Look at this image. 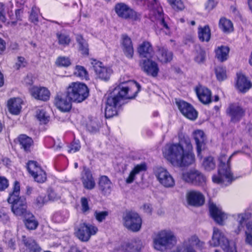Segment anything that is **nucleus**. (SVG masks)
Returning a JSON list of instances; mask_svg holds the SVG:
<instances>
[{"label": "nucleus", "mask_w": 252, "mask_h": 252, "mask_svg": "<svg viewBox=\"0 0 252 252\" xmlns=\"http://www.w3.org/2000/svg\"><path fill=\"white\" fill-rule=\"evenodd\" d=\"M163 155L174 166H189L194 161L192 146L187 136L180 138L178 143L166 145Z\"/></svg>", "instance_id": "1"}, {"label": "nucleus", "mask_w": 252, "mask_h": 252, "mask_svg": "<svg viewBox=\"0 0 252 252\" xmlns=\"http://www.w3.org/2000/svg\"><path fill=\"white\" fill-rule=\"evenodd\" d=\"M141 86L134 81L120 84L108 94L106 102L105 115L110 118L117 114V107L123 99L134 98L140 91Z\"/></svg>", "instance_id": "2"}, {"label": "nucleus", "mask_w": 252, "mask_h": 252, "mask_svg": "<svg viewBox=\"0 0 252 252\" xmlns=\"http://www.w3.org/2000/svg\"><path fill=\"white\" fill-rule=\"evenodd\" d=\"M235 153L232 154L228 159L225 154H221L219 158L220 164L219 165L218 173L212 177L214 183L219 184H224L227 186L230 184L233 180L232 174L230 170V160Z\"/></svg>", "instance_id": "3"}, {"label": "nucleus", "mask_w": 252, "mask_h": 252, "mask_svg": "<svg viewBox=\"0 0 252 252\" xmlns=\"http://www.w3.org/2000/svg\"><path fill=\"white\" fill-rule=\"evenodd\" d=\"M176 244V236L170 229L161 230L156 233L153 238L154 248L159 251L171 249Z\"/></svg>", "instance_id": "4"}, {"label": "nucleus", "mask_w": 252, "mask_h": 252, "mask_svg": "<svg viewBox=\"0 0 252 252\" xmlns=\"http://www.w3.org/2000/svg\"><path fill=\"white\" fill-rule=\"evenodd\" d=\"M66 91L68 97L75 103L83 102L89 95V89L87 86L79 82L71 83Z\"/></svg>", "instance_id": "5"}, {"label": "nucleus", "mask_w": 252, "mask_h": 252, "mask_svg": "<svg viewBox=\"0 0 252 252\" xmlns=\"http://www.w3.org/2000/svg\"><path fill=\"white\" fill-rule=\"evenodd\" d=\"M182 179L185 182L195 186L203 187L206 183V177L199 171L191 169L183 171Z\"/></svg>", "instance_id": "6"}, {"label": "nucleus", "mask_w": 252, "mask_h": 252, "mask_svg": "<svg viewBox=\"0 0 252 252\" xmlns=\"http://www.w3.org/2000/svg\"><path fill=\"white\" fill-rule=\"evenodd\" d=\"M114 9L118 16L122 19L132 21L140 19V15L125 3H116Z\"/></svg>", "instance_id": "7"}, {"label": "nucleus", "mask_w": 252, "mask_h": 252, "mask_svg": "<svg viewBox=\"0 0 252 252\" xmlns=\"http://www.w3.org/2000/svg\"><path fill=\"white\" fill-rule=\"evenodd\" d=\"M98 228L94 225L85 222L81 223L75 229V234L81 241L86 242L91 236L95 235Z\"/></svg>", "instance_id": "8"}, {"label": "nucleus", "mask_w": 252, "mask_h": 252, "mask_svg": "<svg viewBox=\"0 0 252 252\" xmlns=\"http://www.w3.org/2000/svg\"><path fill=\"white\" fill-rule=\"evenodd\" d=\"M124 224L133 232L138 231L141 228L142 220L138 214L133 212H126L123 217Z\"/></svg>", "instance_id": "9"}, {"label": "nucleus", "mask_w": 252, "mask_h": 252, "mask_svg": "<svg viewBox=\"0 0 252 252\" xmlns=\"http://www.w3.org/2000/svg\"><path fill=\"white\" fill-rule=\"evenodd\" d=\"M210 244L214 247L220 246L227 252H236L235 249H230L228 240L225 237L224 234L217 228H214Z\"/></svg>", "instance_id": "10"}, {"label": "nucleus", "mask_w": 252, "mask_h": 252, "mask_svg": "<svg viewBox=\"0 0 252 252\" xmlns=\"http://www.w3.org/2000/svg\"><path fill=\"white\" fill-rule=\"evenodd\" d=\"M246 109L239 103L229 104L226 110L227 115L230 117L231 121L238 122L245 115Z\"/></svg>", "instance_id": "11"}, {"label": "nucleus", "mask_w": 252, "mask_h": 252, "mask_svg": "<svg viewBox=\"0 0 252 252\" xmlns=\"http://www.w3.org/2000/svg\"><path fill=\"white\" fill-rule=\"evenodd\" d=\"M155 176L159 183L165 188H172L175 181L172 175L164 168L158 167L155 171Z\"/></svg>", "instance_id": "12"}, {"label": "nucleus", "mask_w": 252, "mask_h": 252, "mask_svg": "<svg viewBox=\"0 0 252 252\" xmlns=\"http://www.w3.org/2000/svg\"><path fill=\"white\" fill-rule=\"evenodd\" d=\"M139 65L142 70L149 75L156 77L159 71L158 63L152 58L142 59L139 62Z\"/></svg>", "instance_id": "13"}, {"label": "nucleus", "mask_w": 252, "mask_h": 252, "mask_svg": "<svg viewBox=\"0 0 252 252\" xmlns=\"http://www.w3.org/2000/svg\"><path fill=\"white\" fill-rule=\"evenodd\" d=\"M72 101L67 96V92L65 94H58L55 98V103L57 107L62 112H68L71 108Z\"/></svg>", "instance_id": "14"}, {"label": "nucleus", "mask_w": 252, "mask_h": 252, "mask_svg": "<svg viewBox=\"0 0 252 252\" xmlns=\"http://www.w3.org/2000/svg\"><path fill=\"white\" fill-rule=\"evenodd\" d=\"M179 109L184 116L189 119L194 120L197 117V113L191 105L183 100L176 102Z\"/></svg>", "instance_id": "15"}, {"label": "nucleus", "mask_w": 252, "mask_h": 252, "mask_svg": "<svg viewBox=\"0 0 252 252\" xmlns=\"http://www.w3.org/2000/svg\"><path fill=\"white\" fill-rule=\"evenodd\" d=\"M94 69L101 79L107 80L112 73V70L109 67H105L102 63L99 61L94 60L92 62Z\"/></svg>", "instance_id": "16"}, {"label": "nucleus", "mask_w": 252, "mask_h": 252, "mask_svg": "<svg viewBox=\"0 0 252 252\" xmlns=\"http://www.w3.org/2000/svg\"><path fill=\"white\" fill-rule=\"evenodd\" d=\"M188 204L191 206L199 207L204 203L205 198L201 192L192 190L187 192L186 195Z\"/></svg>", "instance_id": "17"}, {"label": "nucleus", "mask_w": 252, "mask_h": 252, "mask_svg": "<svg viewBox=\"0 0 252 252\" xmlns=\"http://www.w3.org/2000/svg\"><path fill=\"white\" fill-rule=\"evenodd\" d=\"M121 47L125 55L132 59L134 55V49L131 38L126 34H122L121 40Z\"/></svg>", "instance_id": "18"}, {"label": "nucleus", "mask_w": 252, "mask_h": 252, "mask_svg": "<svg viewBox=\"0 0 252 252\" xmlns=\"http://www.w3.org/2000/svg\"><path fill=\"white\" fill-rule=\"evenodd\" d=\"M142 247V242L140 240L133 239L123 243L121 246L120 250L122 252H140Z\"/></svg>", "instance_id": "19"}, {"label": "nucleus", "mask_w": 252, "mask_h": 252, "mask_svg": "<svg viewBox=\"0 0 252 252\" xmlns=\"http://www.w3.org/2000/svg\"><path fill=\"white\" fill-rule=\"evenodd\" d=\"M157 57L158 60L162 63H167L172 60L173 54L165 46H157Z\"/></svg>", "instance_id": "20"}, {"label": "nucleus", "mask_w": 252, "mask_h": 252, "mask_svg": "<svg viewBox=\"0 0 252 252\" xmlns=\"http://www.w3.org/2000/svg\"><path fill=\"white\" fill-rule=\"evenodd\" d=\"M137 52L141 58H152L155 52L150 42L144 41L138 46Z\"/></svg>", "instance_id": "21"}, {"label": "nucleus", "mask_w": 252, "mask_h": 252, "mask_svg": "<svg viewBox=\"0 0 252 252\" xmlns=\"http://www.w3.org/2000/svg\"><path fill=\"white\" fill-rule=\"evenodd\" d=\"M209 211L214 220L220 224H222L223 221L227 219L226 215L213 203H210Z\"/></svg>", "instance_id": "22"}, {"label": "nucleus", "mask_w": 252, "mask_h": 252, "mask_svg": "<svg viewBox=\"0 0 252 252\" xmlns=\"http://www.w3.org/2000/svg\"><path fill=\"white\" fill-rule=\"evenodd\" d=\"M30 93L32 97L38 100L47 101L50 98V92L45 87H32L30 89Z\"/></svg>", "instance_id": "23"}, {"label": "nucleus", "mask_w": 252, "mask_h": 252, "mask_svg": "<svg viewBox=\"0 0 252 252\" xmlns=\"http://www.w3.org/2000/svg\"><path fill=\"white\" fill-rule=\"evenodd\" d=\"M27 205L25 198H22L11 206L12 212L17 216H25L30 212L27 211Z\"/></svg>", "instance_id": "24"}, {"label": "nucleus", "mask_w": 252, "mask_h": 252, "mask_svg": "<svg viewBox=\"0 0 252 252\" xmlns=\"http://www.w3.org/2000/svg\"><path fill=\"white\" fill-rule=\"evenodd\" d=\"M251 216L250 213H242L234 216L235 221L234 223V230L236 234H239L244 229L247 220Z\"/></svg>", "instance_id": "25"}, {"label": "nucleus", "mask_w": 252, "mask_h": 252, "mask_svg": "<svg viewBox=\"0 0 252 252\" xmlns=\"http://www.w3.org/2000/svg\"><path fill=\"white\" fill-rule=\"evenodd\" d=\"M81 181L84 187L87 189H92L95 186V183L92 173L88 168H84L81 174Z\"/></svg>", "instance_id": "26"}, {"label": "nucleus", "mask_w": 252, "mask_h": 252, "mask_svg": "<svg viewBox=\"0 0 252 252\" xmlns=\"http://www.w3.org/2000/svg\"><path fill=\"white\" fill-rule=\"evenodd\" d=\"M196 93L199 100L203 104H208L212 101L211 92L208 88L199 86L196 88Z\"/></svg>", "instance_id": "27"}, {"label": "nucleus", "mask_w": 252, "mask_h": 252, "mask_svg": "<svg viewBox=\"0 0 252 252\" xmlns=\"http://www.w3.org/2000/svg\"><path fill=\"white\" fill-rule=\"evenodd\" d=\"M193 136L196 145L197 153L198 156H199L205 145V136L204 132L201 130L194 131L193 133Z\"/></svg>", "instance_id": "28"}, {"label": "nucleus", "mask_w": 252, "mask_h": 252, "mask_svg": "<svg viewBox=\"0 0 252 252\" xmlns=\"http://www.w3.org/2000/svg\"><path fill=\"white\" fill-rule=\"evenodd\" d=\"M183 244L192 248L195 247L200 250L203 249L205 247V243L200 240L196 235L190 236L187 240L185 241Z\"/></svg>", "instance_id": "29"}, {"label": "nucleus", "mask_w": 252, "mask_h": 252, "mask_svg": "<svg viewBox=\"0 0 252 252\" xmlns=\"http://www.w3.org/2000/svg\"><path fill=\"white\" fill-rule=\"evenodd\" d=\"M98 187L102 193L109 194L111 191L112 183L107 176H102L99 178Z\"/></svg>", "instance_id": "30"}, {"label": "nucleus", "mask_w": 252, "mask_h": 252, "mask_svg": "<svg viewBox=\"0 0 252 252\" xmlns=\"http://www.w3.org/2000/svg\"><path fill=\"white\" fill-rule=\"evenodd\" d=\"M229 48L226 46L221 45L215 50V57L220 62L226 61L228 58Z\"/></svg>", "instance_id": "31"}, {"label": "nucleus", "mask_w": 252, "mask_h": 252, "mask_svg": "<svg viewBox=\"0 0 252 252\" xmlns=\"http://www.w3.org/2000/svg\"><path fill=\"white\" fill-rule=\"evenodd\" d=\"M236 86L241 92L246 93L252 87V84L244 75H240L238 76Z\"/></svg>", "instance_id": "32"}, {"label": "nucleus", "mask_w": 252, "mask_h": 252, "mask_svg": "<svg viewBox=\"0 0 252 252\" xmlns=\"http://www.w3.org/2000/svg\"><path fill=\"white\" fill-rule=\"evenodd\" d=\"M22 101L20 98H11L8 101L9 112L14 115H18L21 109Z\"/></svg>", "instance_id": "33"}, {"label": "nucleus", "mask_w": 252, "mask_h": 252, "mask_svg": "<svg viewBox=\"0 0 252 252\" xmlns=\"http://www.w3.org/2000/svg\"><path fill=\"white\" fill-rule=\"evenodd\" d=\"M18 141L21 149H23L26 152L31 151V148L33 143L31 137L25 134H21L18 137Z\"/></svg>", "instance_id": "34"}, {"label": "nucleus", "mask_w": 252, "mask_h": 252, "mask_svg": "<svg viewBox=\"0 0 252 252\" xmlns=\"http://www.w3.org/2000/svg\"><path fill=\"white\" fill-rule=\"evenodd\" d=\"M20 190V184L19 182L15 181L14 182L12 192L9 193V197L7 199V201L9 203L12 204L17 202V201H19V200L21 199L22 198H24V197L19 196Z\"/></svg>", "instance_id": "35"}, {"label": "nucleus", "mask_w": 252, "mask_h": 252, "mask_svg": "<svg viewBox=\"0 0 252 252\" xmlns=\"http://www.w3.org/2000/svg\"><path fill=\"white\" fill-rule=\"evenodd\" d=\"M22 241L29 250V252H39L40 251L39 247L32 238L23 236Z\"/></svg>", "instance_id": "36"}, {"label": "nucleus", "mask_w": 252, "mask_h": 252, "mask_svg": "<svg viewBox=\"0 0 252 252\" xmlns=\"http://www.w3.org/2000/svg\"><path fill=\"white\" fill-rule=\"evenodd\" d=\"M24 217V223L28 229L34 230L37 228L38 225V222L32 214L30 212L27 213V215Z\"/></svg>", "instance_id": "37"}, {"label": "nucleus", "mask_w": 252, "mask_h": 252, "mask_svg": "<svg viewBox=\"0 0 252 252\" xmlns=\"http://www.w3.org/2000/svg\"><path fill=\"white\" fill-rule=\"evenodd\" d=\"M198 37L201 41L208 42L211 37V30L209 26L198 29Z\"/></svg>", "instance_id": "38"}, {"label": "nucleus", "mask_w": 252, "mask_h": 252, "mask_svg": "<svg viewBox=\"0 0 252 252\" xmlns=\"http://www.w3.org/2000/svg\"><path fill=\"white\" fill-rule=\"evenodd\" d=\"M219 28L224 32H230L233 30V26L231 21L222 18L220 20Z\"/></svg>", "instance_id": "39"}, {"label": "nucleus", "mask_w": 252, "mask_h": 252, "mask_svg": "<svg viewBox=\"0 0 252 252\" xmlns=\"http://www.w3.org/2000/svg\"><path fill=\"white\" fill-rule=\"evenodd\" d=\"M76 39L78 44L79 49L81 52L82 54L84 55H88L89 48L88 44L86 41L81 35H77Z\"/></svg>", "instance_id": "40"}, {"label": "nucleus", "mask_w": 252, "mask_h": 252, "mask_svg": "<svg viewBox=\"0 0 252 252\" xmlns=\"http://www.w3.org/2000/svg\"><path fill=\"white\" fill-rule=\"evenodd\" d=\"M74 74L81 79L87 80L89 79V74L84 67L81 65H76L75 68Z\"/></svg>", "instance_id": "41"}, {"label": "nucleus", "mask_w": 252, "mask_h": 252, "mask_svg": "<svg viewBox=\"0 0 252 252\" xmlns=\"http://www.w3.org/2000/svg\"><path fill=\"white\" fill-rule=\"evenodd\" d=\"M99 127V123L96 118L89 117L87 124V128L91 132H96Z\"/></svg>", "instance_id": "42"}, {"label": "nucleus", "mask_w": 252, "mask_h": 252, "mask_svg": "<svg viewBox=\"0 0 252 252\" xmlns=\"http://www.w3.org/2000/svg\"><path fill=\"white\" fill-rule=\"evenodd\" d=\"M27 169L30 174L32 176L42 169L37 165L36 161L31 160L27 164Z\"/></svg>", "instance_id": "43"}, {"label": "nucleus", "mask_w": 252, "mask_h": 252, "mask_svg": "<svg viewBox=\"0 0 252 252\" xmlns=\"http://www.w3.org/2000/svg\"><path fill=\"white\" fill-rule=\"evenodd\" d=\"M27 169L30 174L32 176L42 169L37 165L36 161L31 160L27 164Z\"/></svg>", "instance_id": "44"}, {"label": "nucleus", "mask_w": 252, "mask_h": 252, "mask_svg": "<svg viewBox=\"0 0 252 252\" xmlns=\"http://www.w3.org/2000/svg\"><path fill=\"white\" fill-rule=\"evenodd\" d=\"M203 166L204 169L207 171L214 169L216 167L214 158L212 157L206 158L203 162Z\"/></svg>", "instance_id": "45"}, {"label": "nucleus", "mask_w": 252, "mask_h": 252, "mask_svg": "<svg viewBox=\"0 0 252 252\" xmlns=\"http://www.w3.org/2000/svg\"><path fill=\"white\" fill-rule=\"evenodd\" d=\"M156 18L157 19V22L158 24L166 29H168L167 24L164 21L163 17L162 10L161 8L158 9L156 11L154 12Z\"/></svg>", "instance_id": "46"}, {"label": "nucleus", "mask_w": 252, "mask_h": 252, "mask_svg": "<svg viewBox=\"0 0 252 252\" xmlns=\"http://www.w3.org/2000/svg\"><path fill=\"white\" fill-rule=\"evenodd\" d=\"M215 73L217 79L222 81L226 78V72L225 68L222 66H217L215 68Z\"/></svg>", "instance_id": "47"}, {"label": "nucleus", "mask_w": 252, "mask_h": 252, "mask_svg": "<svg viewBox=\"0 0 252 252\" xmlns=\"http://www.w3.org/2000/svg\"><path fill=\"white\" fill-rule=\"evenodd\" d=\"M167 1L176 11L182 10L185 8L184 4L181 0H167Z\"/></svg>", "instance_id": "48"}, {"label": "nucleus", "mask_w": 252, "mask_h": 252, "mask_svg": "<svg viewBox=\"0 0 252 252\" xmlns=\"http://www.w3.org/2000/svg\"><path fill=\"white\" fill-rule=\"evenodd\" d=\"M196 56L194 58L195 61L198 63H203L206 59V52L201 48L196 50Z\"/></svg>", "instance_id": "49"}, {"label": "nucleus", "mask_w": 252, "mask_h": 252, "mask_svg": "<svg viewBox=\"0 0 252 252\" xmlns=\"http://www.w3.org/2000/svg\"><path fill=\"white\" fill-rule=\"evenodd\" d=\"M57 37L58 39L59 44L63 46L69 45L70 42L69 36L65 34L57 33Z\"/></svg>", "instance_id": "50"}, {"label": "nucleus", "mask_w": 252, "mask_h": 252, "mask_svg": "<svg viewBox=\"0 0 252 252\" xmlns=\"http://www.w3.org/2000/svg\"><path fill=\"white\" fill-rule=\"evenodd\" d=\"M246 243L252 246V223H247L246 224Z\"/></svg>", "instance_id": "51"}, {"label": "nucleus", "mask_w": 252, "mask_h": 252, "mask_svg": "<svg viewBox=\"0 0 252 252\" xmlns=\"http://www.w3.org/2000/svg\"><path fill=\"white\" fill-rule=\"evenodd\" d=\"M34 180L38 183H43L46 180V174L42 169L39 170L36 174L32 176Z\"/></svg>", "instance_id": "52"}, {"label": "nucleus", "mask_w": 252, "mask_h": 252, "mask_svg": "<svg viewBox=\"0 0 252 252\" xmlns=\"http://www.w3.org/2000/svg\"><path fill=\"white\" fill-rule=\"evenodd\" d=\"M39 12V9L36 6L32 7L30 15V19L31 21L34 24H36L38 22V14Z\"/></svg>", "instance_id": "53"}, {"label": "nucleus", "mask_w": 252, "mask_h": 252, "mask_svg": "<svg viewBox=\"0 0 252 252\" xmlns=\"http://www.w3.org/2000/svg\"><path fill=\"white\" fill-rule=\"evenodd\" d=\"M108 216V212L107 211H95L94 213V216L96 220L101 222L105 220L106 218Z\"/></svg>", "instance_id": "54"}, {"label": "nucleus", "mask_w": 252, "mask_h": 252, "mask_svg": "<svg viewBox=\"0 0 252 252\" xmlns=\"http://www.w3.org/2000/svg\"><path fill=\"white\" fill-rule=\"evenodd\" d=\"M47 201L45 195H39L34 200L33 203L36 207L40 208L44 206Z\"/></svg>", "instance_id": "55"}, {"label": "nucleus", "mask_w": 252, "mask_h": 252, "mask_svg": "<svg viewBox=\"0 0 252 252\" xmlns=\"http://www.w3.org/2000/svg\"><path fill=\"white\" fill-rule=\"evenodd\" d=\"M36 117L43 124H46L49 121V117L46 115V113L43 110L37 111Z\"/></svg>", "instance_id": "56"}, {"label": "nucleus", "mask_w": 252, "mask_h": 252, "mask_svg": "<svg viewBox=\"0 0 252 252\" xmlns=\"http://www.w3.org/2000/svg\"><path fill=\"white\" fill-rule=\"evenodd\" d=\"M48 196L49 200L56 201L61 198V194L52 189H49L48 190Z\"/></svg>", "instance_id": "57"}, {"label": "nucleus", "mask_w": 252, "mask_h": 252, "mask_svg": "<svg viewBox=\"0 0 252 252\" xmlns=\"http://www.w3.org/2000/svg\"><path fill=\"white\" fill-rule=\"evenodd\" d=\"M27 65V62L23 57L19 56L18 57L17 62L15 63L14 65V67L16 70H19L21 68H23L26 66Z\"/></svg>", "instance_id": "58"}, {"label": "nucleus", "mask_w": 252, "mask_h": 252, "mask_svg": "<svg viewBox=\"0 0 252 252\" xmlns=\"http://www.w3.org/2000/svg\"><path fill=\"white\" fill-rule=\"evenodd\" d=\"M56 64L59 66L67 67L70 65L71 62L68 58L61 57L58 58Z\"/></svg>", "instance_id": "59"}, {"label": "nucleus", "mask_w": 252, "mask_h": 252, "mask_svg": "<svg viewBox=\"0 0 252 252\" xmlns=\"http://www.w3.org/2000/svg\"><path fill=\"white\" fill-rule=\"evenodd\" d=\"M5 241L10 249L12 250L15 249V240L14 238L11 237L9 233L5 234Z\"/></svg>", "instance_id": "60"}, {"label": "nucleus", "mask_w": 252, "mask_h": 252, "mask_svg": "<svg viewBox=\"0 0 252 252\" xmlns=\"http://www.w3.org/2000/svg\"><path fill=\"white\" fill-rule=\"evenodd\" d=\"M147 169V166L145 163H142L139 164H137L132 170L136 175L139 174L141 172L146 171Z\"/></svg>", "instance_id": "61"}, {"label": "nucleus", "mask_w": 252, "mask_h": 252, "mask_svg": "<svg viewBox=\"0 0 252 252\" xmlns=\"http://www.w3.org/2000/svg\"><path fill=\"white\" fill-rule=\"evenodd\" d=\"M9 183L8 180L4 177L0 176V191H2L7 189Z\"/></svg>", "instance_id": "62"}, {"label": "nucleus", "mask_w": 252, "mask_h": 252, "mask_svg": "<svg viewBox=\"0 0 252 252\" xmlns=\"http://www.w3.org/2000/svg\"><path fill=\"white\" fill-rule=\"evenodd\" d=\"M82 211L83 213L88 211L90 209L88 199L85 197H82L81 199Z\"/></svg>", "instance_id": "63"}, {"label": "nucleus", "mask_w": 252, "mask_h": 252, "mask_svg": "<svg viewBox=\"0 0 252 252\" xmlns=\"http://www.w3.org/2000/svg\"><path fill=\"white\" fill-rule=\"evenodd\" d=\"M0 21L3 23L6 21L4 5L2 2H0Z\"/></svg>", "instance_id": "64"}]
</instances>
